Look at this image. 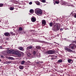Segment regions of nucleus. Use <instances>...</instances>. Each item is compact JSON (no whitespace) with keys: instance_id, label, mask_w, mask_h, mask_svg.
Masks as SVG:
<instances>
[{"instance_id":"obj_1","label":"nucleus","mask_w":76,"mask_h":76,"mask_svg":"<svg viewBox=\"0 0 76 76\" xmlns=\"http://www.w3.org/2000/svg\"><path fill=\"white\" fill-rule=\"evenodd\" d=\"M60 24L58 23H56L55 25H54V27H55V28H53L52 29L55 32L59 31L60 28Z\"/></svg>"},{"instance_id":"obj_2","label":"nucleus","mask_w":76,"mask_h":76,"mask_svg":"<svg viewBox=\"0 0 76 76\" xmlns=\"http://www.w3.org/2000/svg\"><path fill=\"white\" fill-rule=\"evenodd\" d=\"M35 13L39 16H41V15H42V10L38 8L36 9L35 10Z\"/></svg>"},{"instance_id":"obj_3","label":"nucleus","mask_w":76,"mask_h":76,"mask_svg":"<svg viewBox=\"0 0 76 76\" xmlns=\"http://www.w3.org/2000/svg\"><path fill=\"white\" fill-rule=\"evenodd\" d=\"M55 52L54 51L51 50H50L47 51L45 53V54H53L55 53Z\"/></svg>"},{"instance_id":"obj_4","label":"nucleus","mask_w":76,"mask_h":76,"mask_svg":"<svg viewBox=\"0 0 76 76\" xmlns=\"http://www.w3.org/2000/svg\"><path fill=\"white\" fill-rule=\"evenodd\" d=\"M14 54H15L16 55H17L19 57H20L21 56V53L18 51H17L16 50L13 51Z\"/></svg>"},{"instance_id":"obj_5","label":"nucleus","mask_w":76,"mask_h":76,"mask_svg":"<svg viewBox=\"0 0 76 76\" xmlns=\"http://www.w3.org/2000/svg\"><path fill=\"white\" fill-rule=\"evenodd\" d=\"M14 50H12V49H8L7 51V53L8 54H13V51Z\"/></svg>"},{"instance_id":"obj_6","label":"nucleus","mask_w":76,"mask_h":76,"mask_svg":"<svg viewBox=\"0 0 76 76\" xmlns=\"http://www.w3.org/2000/svg\"><path fill=\"white\" fill-rule=\"evenodd\" d=\"M75 47H76V46L74 44H70L69 45V48H71V49H72V50H73L75 48Z\"/></svg>"},{"instance_id":"obj_7","label":"nucleus","mask_w":76,"mask_h":76,"mask_svg":"<svg viewBox=\"0 0 76 76\" xmlns=\"http://www.w3.org/2000/svg\"><path fill=\"white\" fill-rule=\"evenodd\" d=\"M64 49L65 50H66V51H68V52H73V51L72 50L66 47H65L64 48Z\"/></svg>"},{"instance_id":"obj_8","label":"nucleus","mask_w":76,"mask_h":76,"mask_svg":"<svg viewBox=\"0 0 76 76\" xmlns=\"http://www.w3.org/2000/svg\"><path fill=\"white\" fill-rule=\"evenodd\" d=\"M42 26H45V25H46V21L45 20H42Z\"/></svg>"},{"instance_id":"obj_9","label":"nucleus","mask_w":76,"mask_h":76,"mask_svg":"<svg viewBox=\"0 0 76 76\" xmlns=\"http://www.w3.org/2000/svg\"><path fill=\"white\" fill-rule=\"evenodd\" d=\"M4 35L5 36H8V37H10V33L9 32H5L4 33Z\"/></svg>"},{"instance_id":"obj_10","label":"nucleus","mask_w":76,"mask_h":76,"mask_svg":"<svg viewBox=\"0 0 76 76\" xmlns=\"http://www.w3.org/2000/svg\"><path fill=\"white\" fill-rule=\"evenodd\" d=\"M33 54L34 56H37L38 54V53L37 52H36L35 51H34L33 52Z\"/></svg>"},{"instance_id":"obj_11","label":"nucleus","mask_w":76,"mask_h":76,"mask_svg":"<svg viewBox=\"0 0 76 76\" xmlns=\"http://www.w3.org/2000/svg\"><path fill=\"white\" fill-rule=\"evenodd\" d=\"M31 20L33 22H35L36 21V18L35 17H32L31 18Z\"/></svg>"},{"instance_id":"obj_12","label":"nucleus","mask_w":76,"mask_h":76,"mask_svg":"<svg viewBox=\"0 0 76 76\" xmlns=\"http://www.w3.org/2000/svg\"><path fill=\"white\" fill-rule=\"evenodd\" d=\"M18 49L21 51H23V48H22V47H19L18 48Z\"/></svg>"},{"instance_id":"obj_13","label":"nucleus","mask_w":76,"mask_h":76,"mask_svg":"<svg viewBox=\"0 0 76 76\" xmlns=\"http://www.w3.org/2000/svg\"><path fill=\"white\" fill-rule=\"evenodd\" d=\"M30 12L31 13H33L34 12V11L32 9L30 10Z\"/></svg>"},{"instance_id":"obj_14","label":"nucleus","mask_w":76,"mask_h":76,"mask_svg":"<svg viewBox=\"0 0 76 76\" xmlns=\"http://www.w3.org/2000/svg\"><path fill=\"white\" fill-rule=\"evenodd\" d=\"M63 62V60L61 59H59V60L58 61V63H62Z\"/></svg>"},{"instance_id":"obj_15","label":"nucleus","mask_w":76,"mask_h":76,"mask_svg":"<svg viewBox=\"0 0 76 76\" xmlns=\"http://www.w3.org/2000/svg\"><path fill=\"white\" fill-rule=\"evenodd\" d=\"M68 63H71V61H72V59H68Z\"/></svg>"},{"instance_id":"obj_16","label":"nucleus","mask_w":76,"mask_h":76,"mask_svg":"<svg viewBox=\"0 0 76 76\" xmlns=\"http://www.w3.org/2000/svg\"><path fill=\"white\" fill-rule=\"evenodd\" d=\"M2 54L3 55H4V56H6V54H7V52H6L5 51H4L3 52Z\"/></svg>"},{"instance_id":"obj_17","label":"nucleus","mask_w":76,"mask_h":76,"mask_svg":"<svg viewBox=\"0 0 76 76\" xmlns=\"http://www.w3.org/2000/svg\"><path fill=\"white\" fill-rule=\"evenodd\" d=\"M55 3L56 4H58V3H60V1H59V0H58L57 1H55Z\"/></svg>"},{"instance_id":"obj_18","label":"nucleus","mask_w":76,"mask_h":76,"mask_svg":"<svg viewBox=\"0 0 76 76\" xmlns=\"http://www.w3.org/2000/svg\"><path fill=\"white\" fill-rule=\"evenodd\" d=\"M10 34L11 35H15V33H13V32L12 31L10 32Z\"/></svg>"},{"instance_id":"obj_19","label":"nucleus","mask_w":76,"mask_h":76,"mask_svg":"<svg viewBox=\"0 0 76 76\" xmlns=\"http://www.w3.org/2000/svg\"><path fill=\"white\" fill-rule=\"evenodd\" d=\"M19 68L20 69H21V70L23 69V66H19Z\"/></svg>"},{"instance_id":"obj_20","label":"nucleus","mask_w":76,"mask_h":76,"mask_svg":"<svg viewBox=\"0 0 76 76\" xmlns=\"http://www.w3.org/2000/svg\"><path fill=\"white\" fill-rule=\"evenodd\" d=\"M28 49L31 50V49H32V46H30L28 47Z\"/></svg>"},{"instance_id":"obj_21","label":"nucleus","mask_w":76,"mask_h":76,"mask_svg":"<svg viewBox=\"0 0 76 76\" xmlns=\"http://www.w3.org/2000/svg\"><path fill=\"white\" fill-rule=\"evenodd\" d=\"M73 15L75 18H76V13H75L73 14Z\"/></svg>"},{"instance_id":"obj_22","label":"nucleus","mask_w":76,"mask_h":76,"mask_svg":"<svg viewBox=\"0 0 76 76\" xmlns=\"http://www.w3.org/2000/svg\"><path fill=\"white\" fill-rule=\"evenodd\" d=\"M36 48L37 49H39V50L41 48L39 46H37L36 47Z\"/></svg>"},{"instance_id":"obj_23","label":"nucleus","mask_w":76,"mask_h":76,"mask_svg":"<svg viewBox=\"0 0 76 76\" xmlns=\"http://www.w3.org/2000/svg\"><path fill=\"white\" fill-rule=\"evenodd\" d=\"M36 3L37 4V5H39V4H40V3L38 1L36 2Z\"/></svg>"},{"instance_id":"obj_24","label":"nucleus","mask_w":76,"mask_h":76,"mask_svg":"<svg viewBox=\"0 0 76 76\" xmlns=\"http://www.w3.org/2000/svg\"><path fill=\"white\" fill-rule=\"evenodd\" d=\"M10 10H14V8H13V7H11L10 8Z\"/></svg>"},{"instance_id":"obj_25","label":"nucleus","mask_w":76,"mask_h":76,"mask_svg":"<svg viewBox=\"0 0 76 76\" xmlns=\"http://www.w3.org/2000/svg\"><path fill=\"white\" fill-rule=\"evenodd\" d=\"M9 59H10V60H13V58L12 57H9Z\"/></svg>"},{"instance_id":"obj_26","label":"nucleus","mask_w":76,"mask_h":76,"mask_svg":"<svg viewBox=\"0 0 76 76\" xmlns=\"http://www.w3.org/2000/svg\"><path fill=\"white\" fill-rule=\"evenodd\" d=\"M41 1L42 2V3H45L46 1L45 0H41Z\"/></svg>"},{"instance_id":"obj_27","label":"nucleus","mask_w":76,"mask_h":76,"mask_svg":"<svg viewBox=\"0 0 76 76\" xmlns=\"http://www.w3.org/2000/svg\"><path fill=\"white\" fill-rule=\"evenodd\" d=\"M50 26L51 27L52 26H53V23H49Z\"/></svg>"},{"instance_id":"obj_28","label":"nucleus","mask_w":76,"mask_h":76,"mask_svg":"<svg viewBox=\"0 0 76 76\" xmlns=\"http://www.w3.org/2000/svg\"><path fill=\"white\" fill-rule=\"evenodd\" d=\"M24 63H25V61H23L21 62V64H23Z\"/></svg>"},{"instance_id":"obj_29","label":"nucleus","mask_w":76,"mask_h":76,"mask_svg":"<svg viewBox=\"0 0 76 76\" xmlns=\"http://www.w3.org/2000/svg\"><path fill=\"white\" fill-rule=\"evenodd\" d=\"M3 4L2 3H0V7H3Z\"/></svg>"},{"instance_id":"obj_30","label":"nucleus","mask_w":76,"mask_h":76,"mask_svg":"<svg viewBox=\"0 0 76 76\" xmlns=\"http://www.w3.org/2000/svg\"><path fill=\"white\" fill-rule=\"evenodd\" d=\"M7 63H8V64H10V63H12V62H11V61H8L7 62Z\"/></svg>"},{"instance_id":"obj_31","label":"nucleus","mask_w":76,"mask_h":76,"mask_svg":"<svg viewBox=\"0 0 76 76\" xmlns=\"http://www.w3.org/2000/svg\"><path fill=\"white\" fill-rule=\"evenodd\" d=\"M19 30H20V31H22V28L21 27L19 28Z\"/></svg>"},{"instance_id":"obj_32","label":"nucleus","mask_w":76,"mask_h":76,"mask_svg":"<svg viewBox=\"0 0 76 76\" xmlns=\"http://www.w3.org/2000/svg\"><path fill=\"white\" fill-rule=\"evenodd\" d=\"M40 63V61H37L36 62V63L38 64H39Z\"/></svg>"},{"instance_id":"obj_33","label":"nucleus","mask_w":76,"mask_h":76,"mask_svg":"<svg viewBox=\"0 0 76 76\" xmlns=\"http://www.w3.org/2000/svg\"><path fill=\"white\" fill-rule=\"evenodd\" d=\"M63 4H66V2H65V1H64L63 2Z\"/></svg>"},{"instance_id":"obj_34","label":"nucleus","mask_w":76,"mask_h":76,"mask_svg":"<svg viewBox=\"0 0 76 76\" xmlns=\"http://www.w3.org/2000/svg\"><path fill=\"white\" fill-rule=\"evenodd\" d=\"M32 4V2H30L29 3V4Z\"/></svg>"},{"instance_id":"obj_35","label":"nucleus","mask_w":76,"mask_h":76,"mask_svg":"<svg viewBox=\"0 0 76 76\" xmlns=\"http://www.w3.org/2000/svg\"><path fill=\"white\" fill-rule=\"evenodd\" d=\"M0 49H2V46H0Z\"/></svg>"},{"instance_id":"obj_36","label":"nucleus","mask_w":76,"mask_h":76,"mask_svg":"<svg viewBox=\"0 0 76 76\" xmlns=\"http://www.w3.org/2000/svg\"><path fill=\"white\" fill-rule=\"evenodd\" d=\"M3 55H1V57L2 58H3Z\"/></svg>"},{"instance_id":"obj_37","label":"nucleus","mask_w":76,"mask_h":76,"mask_svg":"<svg viewBox=\"0 0 76 76\" xmlns=\"http://www.w3.org/2000/svg\"><path fill=\"white\" fill-rule=\"evenodd\" d=\"M53 3H54V5H55V4H56V3H54V2H53Z\"/></svg>"},{"instance_id":"obj_38","label":"nucleus","mask_w":76,"mask_h":76,"mask_svg":"<svg viewBox=\"0 0 76 76\" xmlns=\"http://www.w3.org/2000/svg\"><path fill=\"white\" fill-rule=\"evenodd\" d=\"M57 36H58H58H59V34H58V35H57Z\"/></svg>"},{"instance_id":"obj_39","label":"nucleus","mask_w":76,"mask_h":76,"mask_svg":"<svg viewBox=\"0 0 76 76\" xmlns=\"http://www.w3.org/2000/svg\"><path fill=\"white\" fill-rule=\"evenodd\" d=\"M28 63H31V62L29 61H28Z\"/></svg>"},{"instance_id":"obj_40","label":"nucleus","mask_w":76,"mask_h":76,"mask_svg":"<svg viewBox=\"0 0 76 76\" xmlns=\"http://www.w3.org/2000/svg\"><path fill=\"white\" fill-rule=\"evenodd\" d=\"M1 61V60L0 59V62Z\"/></svg>"},{"instance_id":"obj_41","label":"nucleus","mask_w":76,"mask_h":76,"mask_svg":"<svg viewBox=\"0 0 76 76\" xmlns=\"http://www.w3.org/2000/svg\"><path fill=\"white\" fill-rule=\"evenodd\" d=\"M75 42L76 43V41Z\"/></svg>"},{"instance_id":"obj_42","label":"nucleus","mask_w":76,"mask_h":76,"mask_svg":"<svg viewBox=\"0 0 76 76\" xmlns=\"http://www.w3.org/2000/svg\"><path fill=\"white\" fill-rule=\"evenodd\" d=\"M60 30H61V29H60Z\"/></svg>"},{"instance_id":"obj_43","label":"nucleus","mask_w":76,"mask_h":76,"mask_svg":"<svg viewBox=\"0 0 76 76\" xmlns=\"http://www.w3.org/2000/svg\"><path fill=\"white\" fill-rule=\"evenodd\" d=\"M53 1H54V0H53Z\"/></svg>"}]
</instances>
